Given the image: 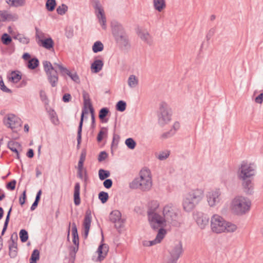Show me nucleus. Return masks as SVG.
Instances as JSON below:
<instances>
[{"label": "nucleus", "mask_w": 263, "mask_h": 263, "mask_svg": "<svg viewBox=\"0 0 263 263\" xmlns=\"http://www.w3.org/2000/svg\"><path fill=\"white\" fill-rule=\"evenodd\" d=\"M18 252L17 243H9V255L11 258L16 257Z\"/></svg>", "instance_id": "a878e982"}, {"label": "nucleus", "mask_w": 263, "mask_h": 263, "mask_svg": "<svg viewBox=\"0 0 263 263\" xmlns=\"http://www.w3.org/2000/svg\"><path fill=\"white\" fill-rule=\"evenodd\" d=\"M89 111L91 114V127L92 128H94L96 126L95 116V114H94V109L92 106H91V108H90Z\"/></svg>", "instance_id": "052dcab7"}, {"label": "nucleus", "mask_w": 263, "mask_h": 263, "mask_svg": "<svg viewBox=\"0 0 263 263\" xmlns=\"http://www.w3.org/2000/svg\"><path fill=\"white\" fill-rule=\"evenodd\" d=\"M202 189H197L189 192L184 197L182 206L184 210L190 212L194 210L203 197Z\"/></svg>", "instance_id": "f03ea898"}, {"label": "nucleus", "mask_w": 263, "mask_h": 263, "mask_svg": "<svg viewBox=\"0 0 263 263\" xmlns=\"http://www.w3.org/2000/svg\"><path fill=\"white\" fill-rule=\"evenodd\" d=\"M10 75V76H8V78L10 81L14 83H17L22 79L21 72L18 70L12 71Z\"/></svg>", "instance_id": "cd10ccee"}, {"label": "nucleus", "mask_w": 263, "mask_h": 263, "mask_svg": "<svg viewBox=\"0 0 263 263\" xmlns=\"http://www.w3.org/2000/svg\"><path fill=\"white\" fill-rule=\"evenodd\" d=\"M153 2L155 9L159 12H161L165 7L164 0H153Z\"/></svg>", "instance_id": "72a5a7b5"}, {"label": "nucleus", "mask_w": 263, "mask_h": 263, "mask_svg": "<svg viewBox=\"0 0 263 263\" xmlns=\"http://www.w3.org/2000/svg\"><path fill=\"white\" fill-rule=\"evenodd\" d=\"M0 89L4 92H7V93H11L12 90L7 88L3 81V78L1 76H0Z\"/></svg>", "instance_id": "6e6d98bb"}, {"label": "nucleus", "mask_w": 263, "mask_h": 263, "mask_svg": "<svg viewBox=\"0 0 263 263\" xmlns=\"http://www.w3.org/2000/svg\"><path fill=\"white\" fill-rule=\"evenodd\" d=\"M111 26L114 37L126 33L122 25L117 22H112Z\"/></svg>", "instance_id": "6ab92c4d"}, {"label": "nucleus", "mask_w": 263, "mask_h": 263, "mask_svg": "<svg viewBox=\"0 0 263 263\" xmlns=\"http://www.w3.org/2000/svg\"><path fill=\"white\" fill-rule=\"evenodd\" d=\"M20 120V119L17 118L14 115H10L8 117L7 121L5 123V124L11 129L15 128L21 126Z\"/></svg>", "instance_id": "aec40b11"}, {"label": "nucleus", "mask_w": 263, "mask_h": 263, "mask_svg": "<svg viewBox=\"0 0 263 263\" xmlns=\"http://www.w3.org/2000/svg\"><path fill=\"white\" fill-rule=\"evenodd\" d=\"M82 96L84 101V107L82 110L80 121H82V122H83L85 114H87L88 113V108L90 109L91 106H92V105L91 103L89 95L88 92L85 91H83L82 92Z\"/></svg>", "instance_id": "ddd939ff"}, {"label": "nucleus", "mask_w": 263, "mask_h": 263, "mask_svg": "<svg viewBox=\"0 0 263 263\" xmlns=\"http://www.w3.org/2000/svg\"><path fill=\"white\" fill-rule=\"evenodd\" d=\"M255 174L256 166L254 164L242 162L238 171V177L240 180L253 178Z\"/></svg>", "instance_id": "0eeeda50"}, {"label": "nucleus", "mask_w": 263, "mask_h": 263, "mask_svg": "<svg viewBox=\"0 0 263 263\" xmlns=\"http://www.w3.org/2000/svg\"><path fill=\"white\" fill-rule=\"evenodd\" d=\"M40 42L41 43V46L47 49L50 50L53 47L54 42L50 37L44 40H40Z\"/></svg>", "instance_id": "bb28decb"}, {"label": "nucleus", "mask_w": 263, "mask_h": 263, "mask_svg": "<svg viewBox=\"0 0 263 263\" xmlns=\"http://www.w3.org/2000/svg\"><path fill=\"white\" fill-rule=\"evenodd\" d=\"M48 80L52 87H56L59 81L58 74L57 70H52L51 72L46 74Z\"/></svg>", "instance_id": "412c9836"}, {"label": "nucleus", "mask_w": 263, "mask_h": 263, "mask_svg": "<svg viewBox=\"0 0 263 263\" xmlns=\"http://www.w3.org/2000/svg\"><path fill=\"white\" fill-rule=\"evenodd\" d=\"M1 41L3 44L8 45L11 43L12 40L10 35L7 33H4L2 35Z\"/></svg>", "instance_id": "a18cd8bd"}, {"label": "nucleus", "mask_w": 263, "mask_h": 263, "mask_svg": "<svg viewBox=\"0 0 263 263\" xmlns=\"http://www.w3.org/2000/svg\"><path fill=\"white\" fill-rule=\"evenodd\" d=\"M56 6L55 0H47L46 3V9L49 11H52L54 10Z\"/></svg>", "instance_id": "8fccbe9b"}, {"label": "nucleus", "mask_w": 263, "mask_h": 263, "mask_svg": "<svg viewBox=\"0 0 263 263\" xmlns=\"http://www.w3.org/2000/svg\"><path fill=\"white\" fill-rule=\"evenodd\" d=\"M126 103L125 101L120 100L117 102L116 105L117 110L123 112L126 109Z\"/></svg>", "instance_id": "09e8293b"}, {"label": "nucleus", "mask_w": 263, "mask_h": 263, "mask_svg": "<svg viewBox=\"0 0 263 263\" xmlns=\"http://www.w3.org/2000/svg\"><path fill=\"white\" fill-rule=\"evenodd\" d=\"M158 123L163 126L167 124L171 119V113L167 104L161 103L158 113Z\"/></svg>", "instance_id": "6e6552de"}, {"label": "nucleus", "mask_w": 263, "mask_h": 263, "mask_svg": "<svg viewBox=\"0 0 263 263\" xmlns=\"http://www.w3.org/2000/svg\"><path fill=\"white\" fill-rule=\"evenodd\" d=\"M109 220L115 223V227L118 230L123 226L124 220L121 218V213L118 210H114L110 213Z\"/></svg>", "instance_id": "f8f14e48"}, {"label": "nucleus", "mask_w": 263, "mask_h": 263, "mask_svg": "<svg viewBox=\"0 0 263 263\" xmlns=\"http://www.w3.org/2000/svg\"><path fill=\"white\" fill-rule=\"evenodd\" d=\"M6 2L10 6L18 7L23 6L26 3V0H5Z\"/></svg>", "instance_id": "7c9ffc66"}, {"label": "nucleus", "mask_w": 263, "mask_h": 263, "mask_svg": "<svg viewBox=\"0 0 263 263\" xmlns=\"http://www.w3.org/2000/svg\"><path fill=\"white\" fill-rule=\"evenodd\" d=\"M103 185L105 188L107 189L111 188L112 185V180L111 179H105L104 181L103 182Z\"/></svg>", "instance_id": "69168bd1"}, {"label": "nucleus", "mask_w": 263, "mask_h": 263, "mask_svg": "<svg viewBox=\"0 0 263 263\" xmlns=\"http://www.w3.org/2000/svg\"><path fill=\"white\" fill-rule=\"evenodd\" d=\"M110 172L109 171L103 169H100L99 171V177L101 180L106 179L110 176Z\"/></svg>", "instance_id": "79ce46f5"}, {"label": "nucleus", "mask_w": 263, "mask_h": 263, "mask_svg": "<svg viewBox=\"0 0 263 263\" xmlns=\"http://www.w3.org/2000/svg\"><path fill=\"white\" fill-rule=\"evenodd\" d=\"M47 112L50 117L51 122L54 125H58L59 123V120L58 119L57 115L54 110L52 108H49Z\"/></svg>", "instance_id": "c85d7f7f"}, {"label": "nucleus", "mask_w": 263, "mask_h": 263, "mask_svg": "<svg viewBox=\"0 0 263 263\" xmlns=\"http://www.w3.org/2000/svg\"><path fill=\"white\" fill-rule=\"evenodd\" d=\"M80 184L79 182L75 183L74 187L73 200L76 205H79L81 203L80 199Z\"/></svg>", "instance_id": "b1692460"}, {"label": "nucleus", "mask_w": 263, "mask_h": 263, "mask_svg": "<svg viewBox=\"0 0 263 263\" xmlns=\"http://www.w3.org/2000/svg\"><path fill=\"white\" fill-rule=\"evenodd\" d=\"M194 218L201 229H204L208 224L210 219L206 214L198 212L194 215Z\"/></svg>", "instance_id": "4468645a"}, {"label": "nucleus", "mask_w": 263, "mask_h": 263, "mask_svg": "<svg viewBox=\"0 0 263 263\" xmlns=\"http://www.w3.org/2000/svg\"><path fill=\"white\" fill-rule=\"evenodd\" d=\"M166 233V230L164 228H161L159 230L155 238L157 241L160 243L164 237Z\"/></svg>", "instance_id": "de8ad7c7"}, {"label": "nucleus", "mask_w": 263, "mask_h": 263, "mask_svg": "<svg viewBox=\"0 0 263 263\" xmlns=\"http://www.w3.org/2000/svg\"><path fill=\"white\" fill-rule=\"evenodd\" d=\"M118 46L121 48H127L130 47L128 37L126 33L115 37Z\"/></svg>", "instance_id": "a211bd4d"}, {"label": "nucleus", "mask_w": 263, "mask_h": 263, "mask_svg": "<svg viewBox=\"0 0 263 263\" xmlns=\"http://www.w3.org/2000/svg\"><path fill=\"white\" fill-rule=\"evenodd\" d=\"M159 207V203L157 201L153 200L148 205L147 216L149 222L152 228L157 230V223H161L162 221L160 219V215L156 213Z\"/></svg>", "instance_id": "423d86ee"}, {"label": "nucleus", "mask_w": 263, "mask_h": 263, "mask_svg": "<svg viewBox=\"0 0 263 263\" xmlns=\"http://www.w3.org/2000/svg\"><path fill=\"white\" fill-rule=\"evenodd\" d=\"M39 65V61L36 58L30 59L28 62L27 67L30 69H34Z\"/></svg>", "instance_id": "c9c22d12"}, {"label": "nucleus", "mask_w": 263, "mask_h": 263, "mask_svg": "<svg viewBox=\"0 0 263 263\" xmlns=\"http://www.w3.org/2000/svg\"><path fill=\"white\" fill-rule=\"evenodd\" d=\"M138 35L143 41L149 45L151 44V36L147 31H140Z\"/></svg>", "instance_id": "473e14b6"}, {"label": "nucleus", "mask_w": 263, "mask_h": 263, "mask_svg": "<svg viewBox=\"0 0 263 263\" xmlns=\"http://www.w3.org/2000/svg\"><path fill=\"white\" fill-rule=\"evenodd\" d=\"M68 10V7L65 4H62L57 8V13L61 15H64Z\"/></svg>", "instance_id": "5fc2aeb1"}, {"label": "nucleus", "mask_w": 263, "mask_h": 263, "mask_svg": "<svg viewBox=\"0 0 263 263\" xmlns=\"http://www.w3.org/2000/svg\"><path fill=\"white\" fill-rule=\"evenodd\" d=\"M83 122L82 121H80L78 129V133H77V148L79 149L80 147V144L82 141V127H83Z\"/></svg>", "instance_id": "2f4dec72"}, {"label": "nucleus", "mask_w": 263, "mask_h": 263, "mask_svg": "<svg viewBox=\"0 0 263 263\" xmlns=\"http://www.w3.org/2000/svg\"><path fill=\"white\" fill-rule=\"evenodd\" d=\"M183 252L182 243L180 241L176 242L169 250L170 255L167 263H177Z\"/></svg>", "instance_id": "1a4fd4ad"}, {"label": "nucleus", "mask_w": 263, "mask_h": 263, "mask_svg": "<svg viewBox=\"0 0 263 263\" xmlns=\"http://www.w3.org/2000/svg\"><path fill=\"white\" fill-rule=\"evenodd\" d=\"M211 228L212 232L217 234L222 232L232 233L237 229L236 225L226 221L221 216L217 214L213 215L211 217Z\"/></svg>", "instance_id": "f257e3e1"}, {"label": "nucleus", "mask_w": 263, "mask_h": 263, "mask_svg": "<svg viewBox=\"0 0 263 263\" xmlns=\"http://www.w3.org/2000/svg\"><path fill=\"white\" fill-rule=\"evenodd\" d=\"M140 175L129 183V187L132 189H139L143 191L149 190L152 185L149 172L147 170L141 171Z\"/></svg>", "instance_id": "7ed1b4c3"}, {"label": "nucleus", "mask_w": 263, "mask_h": 263, "mask_svg": "<svg viewBox=\"0 0 263 263\" xmlns=\"http://www.w3.org/2000/svg\"><path fill=\"white\" fill-rule=\"evenodd\" d=\"M104 63L101 60H96L91 65V70L93 73H98L101 71L103 68Z\"/></svg>", "instance_id": "393cba45"}, {"label": "nucleus", "mask_w": 263, "mask_h": 263, "mask_svg": "<svg viewBox=\"0 0 263 263\" xmlns=\"http://www.w3.org/2000/svg\"><path fill=\"white\" fill-rule=\"evenodd\" d=\"M108 157V154L105 151H102L100 153L98 160L99 162H102Z\"/></svg>", "instance_id": "680f3d73"}, {"label": "nucleus", "mask_w": 263, "mask_h": 263, "mask_svg": "<svg viewBox=\"0 0 263 263\" xmlns=\"http://www.w3.org/2000/svg\"><path fill=\"white\" fill-rule=\"evenodd\" d=\"M8 147L12 152L16 154V158L20 159V155L18 149H21L22 146L21 144L17 142L14 141H10L8 143Z\"/></svg>", "instance_id": "5701e85b"}, {"label": "nucleus", "mask_w": 263, "mask_h": 263, "mask_svg": "<svg viewBox=\"0 0 263 263\" xmlns=\"http://www.w3.org/2000/svg\"><path fill=\"white\" fill-rule=\"evenodd\" d=\"M138 84V80L134 75H130L128 79V84L130 87H135Z\"/></svg>", "instance_id": "c03bdc74"}, {"label": "nucleus", "mask_w": 263, "mask_h": 263, "mask_svg": "<svg viewBox=\"0 0 263 263\" xmlns=\"http://www.w3.org/2000/svg\"><path fill=\"white\" fill-rule=\"evenodd\" d=\"M40 259V252L37 249H34L30 258V263H36L37 260Z\"/></svg>", "instance_id": "ea45409f"}, {"label": "nucleus", "mask_w": 263, "mask_h": 263, "mask_svg": "<svg viewBox=\"0 0 263 263\" xmlns=\"http://www.w3.org/2000/svg\"><path fill=\"white\" fill-rule=\"evenodd\" d=\"M163 217L160 215V219L162 221V223L156 224L158 229L166 226V222L175 227L180 226V222L178 220V215L174 211L172 205H167L163 208Z\"/></svg>", "instance_id": "39448f33"}, {"label": "nucleus", "mask_w": 263, "mask_h": 263, "mask_svg": "<svg viewBox=\"0 0 263 263\" xmlns=\"http://www.w3.org/2000/svg\"><path fill=\"white\" fill-rule=\"evenodd\" d=\"M71 99V96L70 93H65L62 98V101L65 103L69 102Z\"/></svg>", "instance_id": "774afa93"}, {"label": "nucleus", "mask_w": 263, "mask_h": 263, "mask_svg": "<svg viewBox=\"0 0 263 263\" xmlns=\"http://www.w3.org/2000/svg\"><path fill=\"white\" fill-rule=\"evenodd\" d=\"M14 39L17 40L21 43L24 44H28L30 42V39L28 37L25 36L21 34H18L13 37Z\"/></svg>", "instance_id": "37998d69"}, {"label": "nucleus", "mask_w": 263, "mask_h": 263, "mask_svg": "<svg viewBox=\"0 0 263 263\" xmlns=\"http://www.w3.org/2000/svg\"><path fill=\"white\" fill-rule=\"evenodd\" d=\"M221 193L219 189L209 192L206 195L207 201L210 206H214L218 204L221 199Z\"/></svg>", "instance_id": "9d476101"}, {"label": "nucleus", "mask_w": 263, "mask_h": 263, "mask_svg": "<svg viewBox=\"0 0 263 263\" xmlns=\"http://www.w3.org/2000/svg\"><path fill=\"white\" fill-rule=\"evenodd\" d=\"M12 16V15L8 13L6 11L0 10V22H4L7 20L11 19Z\"/></svg>", "instance_id": "a19ab883"}, {"label": "nucleus", "mask_w": 263, "mask_h": 263, "mask_svg": "<svg viewBox=\"0 0 263 263\" xmlns=\"http://www.w3.org/2000/svg\"><path fill=\"white\" fill-rule=\"evenodd\" d=\"M16 184V181L12 180L6 184V188L10 191H13L15 188Z\"/></svg>", "instance_id": "bf43d9fd"}, {"label": "nucleus", "mask_w": 263, "mask_h": 263, "mask_svg": "<svg viewBox=\"0 0 263 263\" xmlns=\"http://www.w3.org/2000/svg\"><path fill=\"white\" fill-rule=\"evenodd\" d=\"M109 112V109L107 107H103L100 110L99 118L102 123H107L108 122V119H106L105 117Z\"/></svg>", "instance_id": "c756f323"}, {"label": "nucleus", "mask_w": 263, "mask_h": 263, "mask_svg": "<svg viewBox=\"0 0 263 263\" xmlns=\"http://www.w3.org/2000/svg\"><path fill=\"white\" fill-rule=\"evenodd\" d=\"M20 238L22 242H25L28 239V232L25 229H22L20 231Z\"/></svg>", "instance_id": "603ef678"}, {"label": "nucleus", "mask_w": 263, "mask_h": 263, "mask_svg": "<svg viewBox=\"0 0 263 263\" xmlns=\"http://www.w3.org/2000/svg\"><path fill=\"white\" fill-rule=\"evenodd\" d=\"M107 132V128L105 127H102L100 131L99 132L97 136V141L98 142H101L103 138V135Z\"/></svg>", "instance_id": "4d7b16f0"}, {"label": "nucleus", "mask_w": 263, "mask_h": 263, "mask_svg": "<svg viewBox=\"0 0 263 263\" xmlns=\"http://www.w3.org/2000/svg\"><path fill=\"white\" fill-rule=\"evenodd\" d=\"M92 49L94 53H98L103 50L104 45L101 42L97 41L93 44Z\"/></svg>", "instance_id": "4c0bfd02"}, {"label": "nucleus", "mask_w": 263, "mask_h": 263, "mask_svg": "<svg viewBox=\"0 0 263 263\" xmlns=\"http://www.w3.org/2000/svg\"><path fill=\"white\" fill-rule=\"evenodd\" d=\"M15 49V46L14 45H10L5 49V52L7 54L11 55L14 52Z\"/></svg>", "instance_id": "0e129e2a"}, {"label": "nucleus", "mask_w": 263, "mask_h": 263, "mask_svg": "<svg viewBox=\"0 0 263 263\" xmlns=\"http://www.w3.org/2000/svg\"><path fill=\"white\" fill-rule=\"evenodd\" d=\"M77 176L80 179L83 180L86 184L87 183L88 177L86 169L84 170V172H83V170H78Z\"/></svg>", "instance_id": "e433bc0d"}, {"label": "nucleus", "mask_w": 263, "mask_h": 263, "mask_svg": "<svg viewBox=\"0 0 263 263\" xmlns=\"http://www.w3.org/2000/svg\"><path fill=\"white\" fill-rule=\"evenodd\" d=\"M242 180V186L244 192L247 195H252L254 193L253 178L247 179Z\"/></svg>", "instance_id": "f3484780"}, {"label": "nucleus", "mask_w": 263, "mask_h": 263, "mask_svg": "<svg viewBox=\"0 0 263 263\" xmlns=\"http://www.w3.org/2000/svg\"><path fill=\"white\" fill-rule=\"evenodd\" d=\"M94 8L96 11V15L99 20V22L101 24L102 28L105 30L106 29V18L104 10L98 1L95 2Z\"/></svg>", "instance_id": "9b49d317"}, {"label": "nucleus", "mask_w": 263, "mask_h": 263, "mask_svg": "<svg viewBox=\"0 0 263 263\" xmlns=\"http://www.w3.org/2000/svg\"><path fill=\"white\" fill-rule=\"evenodd\" d=\"M91 222V211L88 209L85 213V215L83 222V227L84 232L83 234V236L85 239H86L88 237V235L89 232L90 225Z\"/></svg>", "instance_id": "dca6fc26"}, {"label": "nucleus", "mask_w": 263, "mask_h": 263, "mask_svg": "<svg viewBox=\"0 0 263 263\" xmlns=\"http://www.w3.org/2000/svg\"><path fill=\"white\" fill-rule=\"evenodd\" d=\"M125 143L127 147L130 149H134L136 146V142L132 138L126 139Z\"/></svg>", "instance_id": "3c124183"}, {"label": "nucleus", "mask_w": 263, "mask_h": 263, "mask_svg": "<svg viewBox=\"0 0 263 263\" xmlns=\"http://www.w3.org/2000/svg\"><path fill=\"white\" fill-rule=\"evenodd\" d=\"M26 191L25 190L23 191V193L21 195L19 198V203L21 206H23L26 201Z\"/></svg>", "instance_id": "e2e57ef3"}, {"label": "nucleus", "mask_w": 263, "mask_h": 263, "mask_svg": "<svg viewBox=\"0 0 263 263\" xmlns=\"http://www.w3.org/2000/svg\"><path fill=\"white\" fill-rule=\"evenodd\" d=\"M98 198L102 203H105L108 199V194L107 192L101 191L99 193Z\"/></svg>", "instance_id": "864d4df0"}, {"label": "nucleus", "mask_w": 263, "mask_h": 263, "mask_svg": "<svg viewBox=\"0 0 263 263\" xmlns=\"http://www.w3.org/2000/svg\"><path fill=\"white\" fill-rule=\"evenodd\" d=\"M91 222V211L88 209L85 213V215L83 222V227L84 232L83 234V236L85 239H86L88 237V235L89 232L90 225Z\"/></svg>", "instance_id": "2eb2a0df"}, {"label": "nucleus", "mask_w": 263, "mask_h": 263, "mask_svg": "<svg viewBox=\"0 0 263 263\" xmlns=\"http://www.w3.org/2000/svg\"><path fill=\"white\" fill-rule=\"evenodd\" d=\"M68 76L71 79V80H72L75 82H76V83L80 82L79 77L76 72L72 73L70 71L69 75H68Z\"/></svg>", "instance_id": "338daca9"}, {"label": "nucleus", "mask_w": 263, "mask_h": 263, "mask_svg": "<svg viewBox=\"0 0 263 263\" xmlns=\"http://www.w3.org/2000/svg\"><path fill=\"white\" fill-rule=\"evenodd\" d=\"M251 205V201L248 198L238 196L233 199L231 209L235 214L241 216L250 211Z\"/></svg>", "instance_id": "20e7f679"}, {"label": "nucleus", "mask_w": 263, "mask_h": 263, "mask_svg": "<svg viewBox=\"0 0 263 263\" xmlns=\"http://www.w3.org/2000/svg\"><path fill=\"white\" fill-rule=\"evenodd\" d=\"M40 97L42 101L44 102L45 104H48V99L45 91L43 90H40Z\"/></svg>", "instance_id": "13d9d810"}, {"label": "nucleus", "mask_w": 263, "mask_h": 263, "mask_svg": "<svg viewBox=\"0 0 263 263\" xmlns=\"http://www.w3.org/2000/svg\"><path fill=\"white\" fill-rule=\"evenodd\" d=\"M166 233V230L164 228H161L159 230L155 238L157 241L160 243L164 237Z\"/></svg>", "instance_id": "49530a36"}, {"label": "nucleus", "mask_w": 263, "mask_h": 263, "mask_svg": "<svg viewBox=\"0 0 263 263\" xmlns=\"http://www.w3.org/2000/svg\"><path fill=\"white\" fill-rule=\"evenodd\" d=\"M43 65L44 69L46 72V74L49 73V72H51L52 70H56L55 68H57L56 66H54V67L53 66V65L51 64V63L47 61H44L43 62Z\"/></svg>", "instance_id": "f704fd0d"}, {"label": "nucleus", "mask_w": 263, "mask_h": 263, "mask_svg": "<svg viewBox=\"0 0 263 263\" xmlns=\"http://www.w3.org/2000/svg\"><path fill=\"white\" fill-rule=\"evenodd\" d=\"M97 252L98 254L97 260L101 261L106 256L108 252V248L106 246L105 244H101L99 246Z\"/></svg>", "instance_id": "4be33fe9"}, {"label": "nucleus", "mask_w": 263, "mask_h": 263, "mask_svg": "<svg viewBox=\"0 0 263 263\" xmlns=\"http://www.w3.org/2000/svg\"><path fill=\"white\" fill-rule=\"evenodd\" d=\"M53 65L59 68L62 76H65L66 74L69 75L70 71L67 68L64 67L61 63H54Z\"/></svg>", "instance_id": "58836bf2"}]
</instances>
